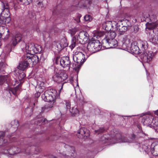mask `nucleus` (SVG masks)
Here are the masks:
<instances>
[{"label": "nucleus", "mask_w": 158, "mask_h": 158, "mask_svg": "<svg viewBox=\"0 0 158 158\" xmlns=\"http://www.w3.org/2000/svg\"><path fill=\"white\" fill-rule=\"evenodd\" d=\"M110 24L112 29L110 31L105 34V37L102 40V44L105 46L106 48H115L117 46V41L115 39L116 35L115 30H118V23L112 21L110 22Z\"/></svg>", "instance_id": "nucleus-1"}, {"label": "nucleus", "mask_w": 158, "mask_h": 158, "mask_svg": "<svg viewBox=\"0 0 158 158\" xmlns=\"http://www.w3.org/2000/svg\"><path fill=\"white\" fill-rule=\"evenodd\" d=\"M56 91L55 90L50 89L46 91L42 95V99L45 101L49 102L48 104L42 108L44 111L47 112L51 110L53 106L56 98Z\"/></svg>", "instance_id": "nucleus-2"}, {"label": "nucleus", "mask_w": 158, "mask_h": 158, "mask_svg": "<svg viewBox=\"0 0 158 158\" xmlns=\"http://www.w3.org/2000/svg\"><path fill=\"white\" fill-rule=\"evenodd\" d=\"M89 41V35L88 33L85 31H81L73 38L69 47L71 49H73L77 44L79 43L85 44Z\"/></svg>", "instance_id": "nucleus-3"}, {"label": "nucleus", "mask_w": 158, "mask_h": 158, "mask_svg": "<svg viewBox=\"0 0 158 158\" xmlns=\"http://www.w3.org/2000/svg\"><path fill=\"white\" fill-rule=\"evenodd\" d=\"M146 28L150 30L148 38L150 41L154 44H158V31L155 33L153 29L156 27L158 23L156 22H148L146 24Z\"/></svg>", "instance_id": "nucleus-4"}, {"label": "nucleus", "mask_w": 158, "mask_h": 158, "mask_svg": "<svg viewBox=\"0 0 158 158\" xmlns=\"http://www.w3.org/2000/svg\"><path fill=\"white\" fill-rule=\"evenodd\" d=\"M106 135H105L103 137H102L101 138V141L102 143H105L107 142L109 140H116L115 143H131L133 141V138H130L128 139L125 137L122 136L120 134H115L114 136H111V138L109 139V138L107 137Z\"/></svg>", "instance_id": "nucleus-5"}, {"label": "nucleus", "mask_w": 158, "mask_h": 158, "mask_svg": "<svg viewBox=\"0 0 158 158\" xmlns=\"http://www.w3.org/2000/svg\"><path fill=\"white\" fill-rule=\"evenodd\" d=\"M20 148L17 147H13L12 144L8 143L5 145L2 152L5 154L13 155L21 152Z\"/></svg>", "instance_id": "nucleus-6"}, {"label": "nucleus", "mask_w": 158, "mask_h": 158, "mask_svg": "<svg viewBox=\"0 0 158 158\" xmlns=\"http://www.w3.org/2000/svg\"><path fill=\"white\" fill-rule=\"evenodd\" d=\"M74 61L77 64L78 66L80 67L85 61V56L80 52H75L73 55Z\"/></svg>", "instance_id": "nucleus-7"}, {"label": "nucleus", "mask_w": 158, "mask_h": 158, "mask_svg": "<svg viewBox=\"0 0 158 158\" xmlns=\"http://www.w3.org/2000/svg\"><path fill=\"white\" fill-rule=\"evenodd\" d=\"M67 78V74L64 71H61L57 70H55L54 75L52 77L54 81L60 83L66 80Z\"/></svg>", "instance_id": "nucleus-8"}, {"label": "nucleus", "mask_w": 158, "mask_h": 158, "mask_svg": "<svg viewBox=\"0 0 158 158\" xmlns=\"http://www.w3.org/2000/svg\"><path fill=\"white\" fill-rule=\"evenodd\" d=\"M10 16V13L8 9L5 8L0 15V24H5L9 22L11 20Z\"/></svg>", "instance_id": "nucleus-9"}, {"label": "nucleus", "mask_w": 158, "mask_h": 158, "mask_svg": "<svg viewBox=\"0 0 158 158\" xmlns=\"http://www.w3.org/2000/svg\"><path fill=\"white\" fill-rule=\"evenodd\" d=\"M154 55L152 51H147L141 54L140 58L143 62L149 63L152 60Z\"/></svg>", "instance_id": "nucleus-10"}, {"label": "nucleus", "mask_w": 158, "mask_h": 158, "mask_svg": "<svg viewBox=\"0 0 158 158\" xmlns=\"http://www.w3.org/2000/svg\"><path fill=\"white\" fill-rule=\"evenodd\" d=\"M25 60H27L29 63L32 64L37 63L39 61V57L36 55H33L32 54H26L24 55Z\"/></svg>", "instance_id": "nucleus-11"}, {"label": "nucleus", "mask_w": 158, "mask_h": 158, "mask_svg": "<svg viewBox=\"0 0 158 158\" xmlns=\"http://www.w3.org/2000/svg\"><path fill=\"white\" fill-rule=\"evenodd\" d=\"M21 36L20 34H17L14 36L10 42V44H8L6 47L8 48V50H10L12 46H15L20 41L21 39Z\"/></svg>", "instance_id": "nucleus-12"}, {"label": "nucleus", "mask_w": 158, "mask_h": 158, "mask_svg": "<svg viewBox=\"0 0 158 158\" xmlns=\"http://www.w3.org/2000/svg\"><path fill=\"white\" fill-rule=\"evenodd\" d=\"M60 65L63 68H70L71 62L68 56H63L60 60Z\"/></svg>", "instance_id": "nucleus-13"}, {"label": "nucleus", "mask_w": 158, "mask_h": 158, "mask_svg": "<svg viewBox=\"0 0 158 158\" xmlns=\"http://www.w3.org/2000/svg\"><path fill=\"white\" fill-rule=\"evenodd\" d=\"M34 44L33 43H28L25 44V48H23V51L25 52L26 54H33L34 52Z\"/></svg>", "instance_id": "nucleus-14"}, {"label": "nucleus", "mask_w": 158, "mask_h": 158, "mask_svg": "<svg viewBox=\"0 0 158 158\" xmlns=\"http://www.w3.org/2000/svg\"><path fill=\"white\" fill-rule=\"evenodd\" d=\"M77 136L80 138H82L86 137L87 138L89 135V131L84 127L81 128L78 131Z\"/></svg>", "instance_id": "nucleus-15"}, {"label": "nucleus", "mask_w": 158, "mask_h": 158, "mask_svg": "<svg viewBox=\"0 0 158 158\" xmlns=\"http://www.w3.org/2000/svg\"><path fill=\"white\" fill-rule=\"evenodd\" d=\"M27 61V60H25L24 55L23 57V61L19 63L18 67V69L23 71L26 69L29 64V63Z\"/></svg>", "instance_id": "nucleus-16"}, {"label": "nucleus", "mask_w": 158, "mask_h": 158, "mask_svg": "<svg viewBox=\"0 0 158 158\" xmlns=\"http://www.w3.org/2000/svg\"><path fill=\"white\" fill-rule=\"evenodd\" d=\"M68 46L67 40L65 38H63L58 41L56 44L58 50L60 51Z\"/></svg>", "instance_id": "nucleus-17"}, {"label": "nucleus", "mask_w": 158, "mask_h": 158, "mask_svg": "<svg viewBox=\"0 0 158 158\" xmlns=\"http://www.w3.org/2000/svg\"><path fill=\"white\" fill-rule=\"evenodd\" d=\"M153 117L151 115L143 117L141 120V122L144 125L148 126L151 127V125L153 119Z\"/></svg>", "instance_id": "nucleus-18"}, {"label": "nucleus", "mask_w": 158, "mask_h": 158, "mask_svg": "<svg viewBox=\"0 0 158 158\" xmlns=\"http://www.w3.org/2000/svg\"><path fill=\"white\" fill-rule=\"evenodd\" d=\"M150 151L153 155L158 156V142H155L151 144Z\"/></svg>", "instance_id": "nucleus-19"}, {"label": "nucleus", "mask_w": 158, "mask_h": 158, "mask_svg": "<svg viewBox=\"0 0 158 158\" xmlns=\"http://www.w3.org/2000/svg\"><path fill=\"white\" fill-rule=\"evenodd\" d=\"M21 87V84H19L15 88H13L12 87H10L8 89L9 93L10 94H11V93L14 95H17L20 91Z\"/></svg>", "instance_id": "nucleus-20"}, {"label": "nucleus", "mask_w": 158, "mask_h": 158, "mask_svg": "<svg viewBox=\"0 0 158 158\" xmlns=\"http://www.w3.org/2000/svg\"><path fill=\"white\" fill-rule=\"evenodd\" d=\"M130 50L132 52L135 54H138L140 52L139 48L135 43H132L130 47Z\"/></svg>", "instance_id": "nucleus-21"}, {"label": "nucleus", "mask_w": 158, "mask_h": 158, "mask_svg": "<svg viewBox=\"0 0 158 158\" xmlns=\"http://www.w3.org/2000/svg\"><path fill=\"white\" fill-rule=\"evenodd\" d=\"M94 48H95L94 47L92 41L89 42L88 43L87 46V49L89 51V52H90L88 53L89 55H90V54L95 52V50Z\"/></svg>", "instance_id": "nucleus-22"}, {"label": "nucleus", "mask_w": 158, "mask_h": 158, "mask_svg": "<svg viewBox=\"0 0 158 158\" xmlns=\"http://www.w3.org/2000/svg\"><path fill=\"white\" fill-rule=\"evenodd\" d=\"M138 44L143 51L147 49L148 46V43L146 41L140 40L139 41Z\"/></svg>", "instance_id": "nucleus-23"}, {"label": "nucleus", "mask_w": 158, "mask_h": 158, "mask_svg": "<svg viewBox=\"0 0 158 158\" xmlns=\"http://www.w3.org/2000/svg\"><path fill=\"white\" fill-rule=\"evenodd\" d=\"M94 47L95 48V52L100 51L102 45L100 42L98 40H94L92 41Z\"/></svg>", "instance_id": "nucleus-24"}, {"label": "nucleus", "mask_w": 158, "mask_h": 158, "mask_svg": "<svg viewBox=\"0 0 158 158\" xmlns=\"http://www.w3.org/2000/svg\"><path fill=\"white\" fill-rule=\"evenodd\" d=\"M33 53H40L42 51V48L41 47L37 44H34Z\"/></svg>", "instance_id": "nucleus-25"}, {"label": "nucleus", "mask_w": 158, "mask_h": 158, "mask_svg": "<svg viewBox=\"0 0 158 158\" xmlns=\"http://www.w3.org/2000/svg\"><path fill=\"white\" fill-rule=\"evenodd\" d=\"M150 147L147 144L142 145L140 147V150L142 151H144L146 153H148L150 152Z\"/></svg>", "instance_id": "nucleus-26"}, {"label": "nucleus", "mask_w": 158, "mask_h": 158, "mask_svg": "<svg viewBox=\"0 0 158 158\" xmlns=\"http://www.w3.org/2000/svg\"><path fill=\"white\" fill-rule=\"evenodd\" d=\"M118 24L123 25V26H126L127 27L130 24L129 22L127 19H123V20H119L118 21Z\"/></svg>", "instance_id": "nucleus-27"}, {"label": "nucleus", "mask_w": 158, "mask_h": 158, "mask_svg": "<svg viewBox=\"0 0 158 158\" xmlns=\"http://www.w3.org/2000/svg\"><path fill=\"white\" fill-rule=\"evenodd\" d=\"M127 27H126V26H123V25L119 24V26L118 27V30L119 31V34L121 35L123 34V32L126 31L128 29Z\"/></svg>", "instance_id": "nucleus-28"}, {"label": "nucleus", "mask_w": 158, "mask_h": 158, "mask_svg": "<svg viewBox=\"0 0 158 158\" xmlns=\"http://www.w3.org/2000/svg\"><path fill=\"white\" fill-rule=\"evenodd\" d=\"M70 112L74 116H78L79 111L76 107H73L71 109L69 110Z\"/></svg>", "instance_id": "nucleus-29"}, {"label": "nucleus", "mask_w": 158, "mask_h": 158, "mask_svg": "<svg viewBox=\"0 0 158 158\" xmlns=\"http://www.w3.org/2000/svg\"><path fill=\"white\" fill-rule=\"evenodd\" d=\"M4 135V133L0 131V143L2 145H4L7 142V140L5 139Z\"/></svg>", "instance_id": "nucleus-30"}, {"label": "nucleus", "mask_w": 158, "mask_h": 158, "mask_svg": "<svg viewBox=\"0 0 158 158\" xmlns=\"http://www.w3.org/2000/svg\"><path fill=\"white\" fill-rule=\"evenodd\" d=\"M83 3V6L84 7L88 6L92 3V2L90 0H82L79 2V4L81 3Z\"/></svg>", "instance_id": "nucleus-31"}, {"label": "nucleus", "mask_w": 158, "mask_h": 158, "mask_svg": "<svg viewBox=\"0 0 158 158\" xmlns=\"http://www.w3.org/2000/svg\"><path fill=\"white\" fill-rule=\"evenodd\" d=\"M44 85V82L41 81L39 80H38L37 81V85L36 86V89H40L39 90L43 89V87Z\"/></svg>", "instance_id": "nucleus-32"}, {"label": "nucleus", "mask_w": 158, "mask_h": 158, "mask_svg": "<svg viewBox=\"0 0 158 158\" xmlns=\"http://www.w3.org/2000/svg\"><path fill=\"white\" fill-rule=\"evenodd\" d=\"M0 35L1 37L5 40H7L9 37V32L8 30L6 31V33L3 34L0 33Z\"/></svg>", "instance_id": "nucleus-33"}, {"label": "nucleus", "mask_w": 158, "mask_h": 158, "mask_svg": "<svg viewBox=\"0 0 158 158\" xmlns=\"http://www.w3.org/2000/svg\"><path fill=\"white\" fill-rule=\"evenodd\" d=\"M157 115L158 116V115ZM151 125V128H153L156 130H157L155 127L154 126L156 125L157 127H158V117L154 119L153 118Z\"/></svg>", "instance_id": "nucleus-34"}, {"label": "nucleus", "mask_w": 158, "mask_h": 158, "mask_svg": "<svg viewBox=\"0 0 158 158\" xmlns=\"http://www.w3.org/2000/svg\"><path fill=\"white\" fill-rule=\"evenodd\" d=\"M21 70H19L18 71V77L19 80H21L24 78L25 76L26 75L24 72L23 71H21Z\"/></svg>", "instance_id": "nucleus-35"}, {"label": "nucleus", "mask_w": 158, "mask_h": 158, "mask_svg": "<svg viewBox=\"0 0 158 158\" xmlns=\"http://www.w3.org/2000/svg\"><path fill=\"white\" fill-rule=\"evenodd\" d=\"M8 78L7 76L3 75L0 76V85L2 84Z\"/></svg>", "instance_id": "nucleus-36"}, {"label": "nucleus", "mask_w": 158, "mask_h": 158, "mask_svg": "<svg viewBox=\"0 0 158 158\" xmlns=\"http://www.w3.org/2000/svg\"><path fill=\"white\" fill-rule=\"evenodd\" d=\"M104 33L103 32L97 31L94 34V37H96L97 39H99L101 37L103 36Z\"/></svg>", "instance_id": "nucleus-37"}, {"label": "nucleus", "mask_w": 158, "mask_h": 158, "mask_svg": "<svg viewBox=\"0 0 158 158\" xmlns=\"http://www.w3.org/2000/svg\"><path fill=\"white\" fill-rule=\"evenodd\" d=\"M84 19L85 21L90 22L92 20V18L90 15H87L84 16Z\"/></svg>", "instance_id": "nucleus-38"}, {"label": "nucleus", "mask_w": 158, "mask_h": 158, "mask_svg": "<svg viewBox=\"0 0 158 158\" xmlns=\"http://www.w3.org/2000/svg\"><path fill=\"white\" fill-rule=\"evenodd\" d=\"M11 125L13 126L14 127H17L19 125V123L18 120H14L11 122Z\"/></svg>", "instance_id": "nucleus-39"}, {"label": "nucleus", "mask_w": 158, "mask_h": 158, "mask_svg": "<svg viewBox=\"0 0 158 158\" xmlns=\"http://www.w3.org/2000/svg\"><path fill=\"white\" fill-rule=\"evenodd\" d=\"M6 64L5 63L1 62L0 63V73L2 71V70L6 67Z\"/></svg>", "instance_id": "nucleus-40"}, {"label": "nucleus", "mask_w": 158, "mask_h": 158, "mask_svg": "<svg viewBox=\"0 0 158 158\" xmlns=\"http://www.w3.org/2000/svg\"><path fill=\"white\" fill-rule=\"evenodd\" d=\"M76 32V29H72L69 31V33L72 35H73L75 34Z\"/></svg>", "instance_id": "nucleus-41"}, {"label": "nucleus", "mask_w": 158, "mask_h": 158, "mask_svg": "<svg viewBox=\"0 0 158 158\" xmlns=\"http://www.w3.org/2000/svg\"><path fill=\"white\" fill-rule=\"evenodd\" d=\"M66 106L67 109H70V103L69 101H66Z\"/></svg>", "instance_id": "nucleus-42"}, {"label": "nucleus", "mask_w": 158, "mask_h": 158, "mask_svg": "<svg viewBox=\"0 0 158 158\" xmlns=\"http://www.w3.org/2000/svg\"><path fill=\"white\" fill-rule=\"evenodd\" d=\"M104 131V129L103 128H100L98 130L95 131L96 133H99L101 132H102Z\"/></svg>", "instance_id": "nucleus-43"}, {"label": "nucleus", "mask_w": 158, "mask_h": 158, "mask_svg": "<svg viewBox=\"0 0 158 158\" xmlns=\"http://www.w3.org/2000/svg\"><path fill=\"white\" fill-rule=\"evenodd\" d=\"M40 91V92H37L35 94V97H36V98H38L39 97L40 95V92L41 91V90H39Z\"/></svg>", "instance_id": "nucleus-44"}, {"label": "nucleus", "mask_w": 158, "mask_h": 158, "mask_svg": "<svg viewBox=\"0 0 158 158\" xmlns=\"http://www.w3.org/2000/svg\"><path fill=\"white\" fill-rule=\"evenodd\" d=\"M81 17V15H80L79 14L77 16V18L76 19H75V20H76L77 23H79L80 22V18Z\"/></svg>", "instance_id": "nucleus-45"}, {"label": "nucleus", "mask_w": 158, "mask_h": 158, "mask_svg": "<svg viewBox=\"0 0 158 158\" xmlns=\"http://www.w3.org/2000/svg\"><path fill=\"white\" fill-rule=\"evenodd\" d=\"M155 114H156V115H158V110L155 112ZM156 128L157 130H157L158 131V127H157L156 125H155L154 126Z\"/></svg>", "instance_id": "nucleus-46"}, {"label": "nucleus", "mask_w": 158, "mask_h": 158, "mask_svg": "<svg viewBox=\"0 0 158 158\" xmlns=\"http://www.w3.org/2000/svg\"><path fill=\"white\" fill-rule=\"evenodd\" d=\"M61 157L62 158H69V156H66V154H63Z\"/></svg>", "instance_id": "nucleus-47"}, {"label": "nucleus", "mask_w": 158, "mask_h": 158, "mask_svg": "<svg viewBox=\"0 0 158 158\" xmlns=\"http://www.w3.org/2000/svg\"><path fill=\"white\" fill-rule=\"evenodd\" d=\"M49 158H56V157L54 156L51 155L49 156Z\"/></svg>", "instance_id": "nucleus-48"}, {"label": "nucleus", "mask_w": 158, "mask_h": 158, "mask_svg": "<svg viewBox=\"0 0 158 158\" xmlns=\"http://www.w3.org/2000/svg\"><path fill=\"white\" fill-rule=\"evenodd\" d=\"M64 84V83H63L62 84V85L61 86V89H60V90H59V93L60 94V91H61V90L62 89V88H63V84Z\"/></svg>", "instance_id": "nucleus-49"}, {"label": "nucleus", "mask_w": 158, "mask_h": 158, "mask_svg": "<svg viewBox=\"0 0 158 158\" xmlns=\"http://www.w3.org/2000/svg\"><path fill=\"white\" fill-rule=\"evenodd\" d=\"M46 120V119L45 118H44L41 119V122L42 123H44L45 122V121Z\"/></svg>", "instance_id": "nucleus-50"}, {"label": "nucleus", "mask_w": 158, "mask_h": 158, "mask_svg": "<svg viewBox=\"0 0 158 158\" xmlns=\"http://www.w3.org/2000/svg\"><path fill=\"white\" fill-rule=\"evenodd\" d=\"M132 136L133 138H135V136L134 135H132Z\"/></svg>", "instance_id": "nucleus-51"}, {"label": "nucleus", "mask_w": 158, "mask_h": 158, "mask_svg": "<svg viewBox=\"0 0 158 158\" xmlns=\"http://www.w3.org/2000/svg\"><path fill=\"white\" fill-rule=\"evenodd\" d=\"M1 45H2V43H1V42L0 41V47H1Z\"/></svg>", "instance_id": "nucleus-52"}, {"label": "nucleus", "mask_w": 158, "mask_h": 158, "mask_svg": "<svg viewBox=\"0 0 158 158\" xmlns=\"http://www.w3.org/2000/svg\"><path fill=\"white\" fill-rule=\"evenodd\" d=\"M77 86H78V83L77 82Z\"/></svg>", "instance_id": "nucleus-53"}, {"label": "nucleus", "mask_w": 158, "mask_h": 158, "mask_svg": "<svg viewBox=\"0 0 158 158\" xmlns=\"http://www.w3.org/2000/svg\"><path fill=\"white\" fill-rule=\"evenodd\" d=\"M39 3H41V2H39V3H38V4H39Z\"/></svg>", "instance_id": "nucleus-54"}, {"label": "nucleus", "mask_w": 158, "mask_h": 158, "mask_svg": "<svg viewBox=\"0 0 158 158\" xmlns=\"http://www.w3.org/2000/svg\"><path fill=\"white\" fill-rule=\"evenodd\" d=\"M35 103H33V104H34V105L35 106Z\"/></svg>", "instance_id": "nucleus-55"}, {"label": "nucleus", "mask_w": 158, "mask_h": 158, "mask_svg": "<svg viewBox=\"0 0 158 158\" xmlns=\"http://www.w3.org/2000/svg\"><path fill=\"white\" fill-rule=\"evenodd\" d=\"M12 85H15V84H12Z\"/></svg>", "instance_id": "nucleus-56"}]
</instances>
